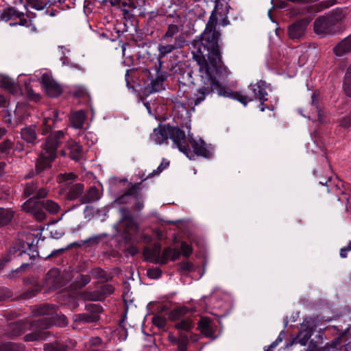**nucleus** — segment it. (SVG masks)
Returning <instances> with one entry per match:
<instances>
[{"label": "nucleus", "instance_id": "473e14b6", "mask_svg": "<svg viewBox=\"0 0 351 351\" xmlns=\"http://www.w3.org/2000/svg\"><path fill=\"white\" fill-rule=\"evenodd\" d=\"M49 333L46 331L36 332L26 335L24 339L26 341H33L37 340H45L47 339Z\"/></svg>", "mask_w": 351, "mask_h": 351}, {"label": "nucleus", "instance_id": "9b49d317", "mask_svg": "<svg viewBox=\"0 0 351 351\" xmlns=\"http://www.w3.org/2000/svg\"><path fill=\"white\" fill-rule=\"evenodd\" d=\"M38 202L39 201L30 199L23 204L22 208L24 211L33 214L36 220L42 221L45 219L46 215L41 209L42 206L38 205Z\"/></svg>", "mask_w": 351, "mask_h": 351}, {"label": "nucleus", "instance_id": "a18cd8bd", "mask_svg": "<svg viewBox=\"0 0 351 351\" xmlns=\"http://www.w3.org/2000/svg\"><path fill=\"white\" fill-rule=\"evenodd\" d=\"M188 339L186 336H182L177 342L178 351H186Z\"/></svg>", "mask_w": 351, "mask_h": 351}, {"label": "nucleus", "instance_id": "2eb2a0df", "mask_svg": "<svg viewBox=\"0 0 351 351\" xmlns=\"http://www.w3.org/2000/svg\"><path fill=\"white\" fill-rule=\"evenodd\" d=\"M189 143L193 147L194 154L197 156H200L204 158L210 157L211 152L202 138H193L191 137L189 141Z\"/></svg>", "mask_w": 351, "mask_h": 351}, {"label": "nucleus", "instance_id": "dca6fc26", "mask_svg": "<svg viewBox=\"0 0 351 351\" xmlns=\"http://www.w3.org/2000/svg\"><path fill=\"white\" fill-rule=\"evenodd\" d=\"M162 62L159 60L158 67H156V78L150 83L149 93L159 92L163 89V82L167 78V75L161 71Z\"/></svg>", "mask_w": 351, "mask_h": 351}, {"label": "nucleus", "instance_id": "c85d7f7f", "mask_svg": "<svg viewBox=\"0 0 351 351\" xmlns=\"http://www.w3.org/2000/svg\"><path fill=\"white\" fill-rule=\"evenodd\" d=\"M70 156L73 160H79L83 156L82 146L76 142H72L69 144Z\"/></svg>", "mask_w": 351, "mask_h": 351}, {"label": "nucleus", "instance_id": "49530a36", "mask_svg": "<svg viewBox=\"0 0 351 351\" xmlns=\"http://www.w3.org/2000/svg\"><path fill=\"white\" fill-rule=\"evenodd\" d=\"M180 248H181L182 254L184 256L188 257L193 252L192 247L190 245H189L188 243H186V242H182Z\"/></svg>", "mask_w": 351, "mask_h": 351}, {"label": "nucleus", "instance_id": "39448f33", "mask_svg": "<svg viewBox=\"0 0 351 351\" xmlns=\"http://www.w3.org/2000/svg\"><path fill=\"white\" fill-rule=\"evenodd\" d=\"M169 138L173 143V145L178 148V149L186 155L190 160L194 158V154L191 152L189 141L191 138L190 132H189L186 136L185 132L178 127H172L169 125Z\"/></svg>", "mask_w": 351, "mask_h": 351}, {"label": "nucleus", "instance_id": "e433bc0d", "mask_svg": "<svg viewBox=\"0 0 351 351\" xmlns=\"http://www.w3.org/2000/svg\"><path fill=\"white\" fill-rule=\"evenodd\" d=\"M135 193L136 189L135 187H132L127 193L118 197L116 199V202L118 204H127L130 202L129 199L132 196L134 195V197L136 198V195H135Z\"/></svg>", "mask_w": 351, "mask_h": 351}, {"label": "nucleus", "instance_id": "c03bdc74", "mask_svg": "<svg viewBox=\"0 0 351 351\" xmlns=\"http://www.w3.org/2000/svg\"><path fill=\"white\" fill-rule=\"evenodd\" d=\"M162 271L159 268H150L147 271V275L152 279H157L161 276Z\"/></svg>", "mask_w": 351, "mask_h": 351}, {"label": "nucleus", "instance_id": "bf43d9fd", "mask_svg": "<svg viewBox=\"0 0 351 351\" xmlns=\"http://www.w3.org/2000/svg\"><path fill=\"white\" fill-rule=\"evenodd\" d=\"M99 241V237L95 236L93 237H90L87 240L84 241V243H89V242H93L95 243H98Z\"/></svg>", "mask_w": 351, "mask_h": 351}, {"label": "nucleus", "instance_id": "a878e982", "mask_svg": "<svg viewBox=\"0 0 351 351\" xmlns=\"http://www.w3.org/2000/svg\"><path fill=\"white\" fill-rule=\"evenodd\" d=\"M86 119V113L84 110H80L71 114L70 120L73 128L81 129Z\"/></svg>", "mask_w": 351, "mask_h": 351}, {"label": "nucleus", "instance_id": "3c124183", "mask_svg": "<svg viewBox=\"0 0 351 351\" xmlns=\"http://www.w3.org/2000/svg\"><path fill=\"white\" fill-rule=\"evenodd\" d=\"M340 125L343 128H349L351 126V115L344 117L341 121Z\"/></svg>", "mask_w": 351, "mask_h": 351}, {"label": "nucleus", "instance_id": "1a4fd4ad", "mask_svg": "<svg viewBox=\"0 0 351 351\" xmlns=\"http://www.w3.org/2000/svg\"><path fill=\"white\" fill-rule=\"evenodd\" d=\"M311 19H303L291 25L288 28V34L292 40L302 39L306 33V27Z\"/></svg>", "mask_w": 351, "mask_h": 351}, {"label": "nucleus", "instance_id": "2f4dec72", "mask_svg": "<svg viewBox=\"0 0 351 351\" xmlns=\"http://www.w3.org/2000/svg\"><path fill=\"white\" fill-rule=\"evenodd\" d=\"M14 216V213L8 208H0V226L7 225L10 222Z\"/></svg>", "mask_w": 351, "mask_h": 351}, {"label": "nucleus", "instance_id": "e2e57ef3", "mask_svg": "<svg viewBox=\"0 0 351 351\" xmlns=\"http://www.w3.org/2000/svg\"><path fill=\"white\" fill-rule=\"evenodd\" d=\"M228 24H229V21H228V18H227V17L223 18V19L221 21V25L222 26H226V25H228Z\"/></svg>", "mask_w": 351, "mask_h": 351}, {"label": "nucleus", "instance_id": "338daca9", "mask_svg": "<svg viewBox=\"0 0 351 351\" xmlns=\"http://www.w3.org/2000/svg\"><path fill=\"white\" fill-rule=\"evenodd\" d=\"M169 339L171 342L177 344L178 339H177L175 337H173V335H169Z\"/></svg>", "mask_w": 351, "mask_h": 351}, {"label": "nucleus", "instance_id": "5fc2aeb1", "mask_svg": "<svg viewBox=\"0 0 351 351\" xmlns=\"http://www.w3.org/2000/svg\"><path fill=\"white\" fill-rule=\"evenodd\" d=\"M171 260H176L180 256V252L176 248H171Z\"/></svg>", "mask_w": 351, "mask_h": 351}, {"label": "nucleus", "instance_id": "0eeeda50", "mask_svg": "<svg viewBox=\"0 0 351 351\" xmlns=\"http://www.w3.org/2000/svg\"><path fill=\"white\" fill-rule=\"evenodd\" d=\"M0 19L4 21L17 20L14 23H11L10 25H19L21 26L27 27L30 21L27 19V16L19 10H17L14 7H9L0 14Z\"/></svg>", "mask_w": 351, "mask_h": 351}, {"label": "nucleus", "instance_id": "a19ab883", "mask_svg": "<svg viewBox=\"0 0 351 351\" xmlns=\"http://www.w3.org/2000/svg\"><path fill=\"white\" fill-rule=\"evenodd\" d=\"M171 248H165L162 254L160 253L159 263L165 264L169 259H171Z\"/></svg>", "mask_w": 351, "mask_h": 351}, {"label": "nucleus", "instance_id": "9d476101", "mask_svg": "<svg viewBox=\"0 0 351 351\" xmlns=\"http://www.w3.org/2000/svg\"><path fill=\"white\" fill-rule=\"evenodd\" d=\"M185 44L186 40L184 37L180 34L174 38L173 43L172 44L158 45V51L159 53V58L171 53L175 49L182 48ZM160 59H158V61Z\"/></svg>", "mask_w": 351, "mask_h": 351}, {"label": "nucleus", "instance_id": "13d9d810", "mask_svg": "<svg viewBox=\"0 0 351 351\" xmlns=\"http://www.w3.org/2000/svg\"><path fill=\"white\" fill-rule=\"evenodd\" d=\"M12 3H14L16 6H23L25 8L26 4L24 0H10Z\"/></svg>", "mask_w": 351, "mask_h": 351}, {"label": "nucleus", "instance_id": "f03ea898", "mask_svg": "<svg viewBox=\"0 0 351 351\" xmlns=\"http://www.w3.org/2000/svg\"><path fill=\"white\" fill-rule=\"evenodd\" d=\"M63 136L64 133L62 131H57L46 139L36 163L35 171L36 174L50 167L51 162L56 156V149L59 145L60 139L63 138Z\"/></svg>", "mask_w": 351, "mask_h": 351}, {"label": "nucleus", "instance_id": "c9c22d12", "mask_svg": "<svg viewBox=\"0 0 351 351\" xmlns=\"http://www.w3.org/2000/svg\"><path fill=\"white\" fill-rule=\"evenodd\" d=\"M0 84L2 88L8 89L12 93H14L16 88L14 81L8 77L3 76L1 79Z\"/></svg>", "mask_w": 351, "mask_h": 351}, {"label": "nucleus", "instance_id": "4468645a", "mask_svg": "<svg viewBox=\"0 0 351 351\" xmlns=\"http://www.w3.org/2000/svg\"><path fill=\"white\" fill-rule=\"evenodd\" d=\"M93 313H80L74 316V321L76 322L82 323H93L97 322L99 319L98 313L101 312V307L97 305H93L91 306Z\"/></svg>", "mask_w": 351, "mask_h": 351}, {"label": "nucleus", "instance_id": "20e7f679", "mask_svg": "<svg viewBox=\"0 0 351 351\" xmlns=\"http://www.w3.org/2000/svg\"><path fill=\"white\" fill-rule=\"evenodd\" d=\"M250 87L252 94L245 95L240 92H230V97L240 101L244 106H246L247 103L254 99H259L260 101L267 100V84L264 81L260 80L254 84H251Z\"/></svg>", "mask_w": 351, "mask_h": 351}, {"label": "nucleus", "instance_id": "ddd939ff", "mask_svg": "<svg viewBox=\"0 0 351 351\" xmlns=\"http://www.w3.org/2000/svg\"><path fill=\"white\" fill-rule=\"evenodd\" d=\"M169 136V125H159L153 130L150 135V139L157 145H161L164 143H167Z\"/></svg>", "mask_w": 351, "mask_h": 351}, {"label": "nucleus", "instance_id": "5701e85b", "mask_svg": "<svg viewBox=\"0 0 351 351\" xmlns=\"http://www.w3.org/2000/svg\"><path fill=\"white\" fill-rule=\"evenodd\" d=\"M198 328L206 337H213L215 332L213 323L208 317H202L198 323Z\"/></svg>", "mask_w": 351, "mask_h": 351}, {"label": "nucleus", "instance_id": "6ab92c4d", "mask_svg": "<svg viewBox=\"0 0 351 351\" xmlns=\"http://www.w3.org/2000/svg\"><path fill=\"white\" fill-rule=\"evenodd\" d=\"M75 345V341L71 339H69L65 343L56 341L51 343H45L43 349L45 351H67L69 348L74 347Z\"/></svg>", "mask_w": 351, "mask_h": 351}, {"label": "nucleus", "instance_id": "de8ad7c7", "mask_svg": "<svg viewBox=\"0 0 351 351\" xmlns=\"http://www.w3.org/2000/svg\"><path fill=\"white\" fill-rule=\"evenodd\" d=\"M12 142L10 140L6 139L0 143V151L2 153H8L12 148Z\"/></svg>", "mask_w": 351, "mask_h": 351}, {"label": "nucleus", "instance_id": "f257e3e1", "mask_svg": "<svg viewBox=\"0 0 351 351\" xmlns=\"http://www.w3.org/2000/svg\"><path fill=\"white\" fill-rule=\"evenodd\" d=\"M217 22L216 5L199 40L195 43L197 49L193 54L199 67L201 84L193 88L191 94H187L186 104L189 107L199 104L215 91L220 96L230 97V91L219 82L220 79L227 78L230 71L221 60L218 44L221 34L216 29Z\"/></svg>", "mask_w": 351, "mask_h": 351}, {"label": "nucleus", "instance_id": "37998d69", "mask_svg": "<svg viewBox=\"0 0 351 351\" xmlns=\"http://www.w3.org/2000/svg\"><path fill=\"white\" fill-rule=\"evenodd\" d=\"M37 189V185L34 182L27 183L24 189V194L26 197H29L34 194Z\"/></svg>", "mask_w": 351, "mask_h": 351}, {"label": "nucleus", "instance_id": "f8f14e48", "mask_svg": "<svg viewBox=\"0 0 351 351\" xmlns=\"http://www.w3.org/2000/svg\"><path fill=\"white\" fill-rule=\"evenodd\" d=\"M64 282L62 280L58 269H50L46 275L45 285L49 289H58L62 287Z\"/></svg>", "mask_w": 351, "mask_h": 351}, {"label": "nucleus", "instance_id": "423d86ee", "mask_svg": "<svg viewBox=\"0 0 351 351\" xmlns=\"http://www.w3.org/2000/svg\"><path fill=\"white\" fill-rule=\"evenodd\" d=\"M314 32L321 37L332 35L338 32L337 27H335L332 22L326 14L317 18L313 24Z\"/></svg>", "mask_w": 351, "mask_h": 351}, {"label": "nucleus", "instance_id": "6e6d98bb", "mask_svg": "<svg viewBox=\"0 0 351 351\" xmlns=\"http://www.w3.org/2000/svg\"><path fill=\"white\" fill-rule=\"evenodd\" d=\"M351 251V245H348L347 247L341 249L340 256L341 258L347 257V252Z\"/></svg>", "mask_w": 351, "mask_h": 351}, {"label": "nucleus", "instance_id": "7ed1b4c3", "mask_svg": "<svg viewBox=\"0 0 351 351\" xmlns=\"http://www.w3.org/2000/svg\"><path fill=\"white\" fill-rule=\"evenodd\" d=\"M35 313L38 316H41L34 322V327L38 329H46L53 324L65 326L68 324L67 318L64 315L58 316L54 305L45 304L40 306Z\"/></svg>", "mask_w": 351, "mask_h": 351}, {"label": "nucleus", "instance_id": "393cba45", "mask_svg": "<svg viewBox=\"0 0 351 351\" xmlns=\"http://www.w3.org/2000/svg\"><path fill=\"white\" fill-rule=\"evenodd\" d=\"M312 101H311V106L314 108V110L315 111V112L317 113V117H318V121L321 123H327L329 122L328 118H327V114H326V112H325L324 110H322L319 106H318V99H317V95L314 93L313 95H312Z\"/></svg>", "mask_w": 351, "mask_h": 351}, {"label": "nucleus", "instance_id": "b1692460", "mask_svg": "<svg viewBox=\"0 0 351 351\" xmlns=\"http://www.w3.org/2000/svg\"><path fill=\"white\" fill-rule=\"evenodd\" d=\"M101 196L98 189L95 186H91L80 199L81 204H88L97 201Z\"/></svg>", "mask_w": 351, "mask_h": 351}, {"label": "nucleus", "instance_id": "79ce46f5", "mask_svg": "<svg viewBox=\"0 0 351 351\" xmlns=\"http://www.w3.org/2000/svg\"><path fill=\"white\" fill-rule=\"evenodd\" d=\"M169 165V162L163 159L158 168L154 170L151 173L149 174L147 178L151 177V176H156L160 174L165 169H166Z\"/></svg>", "mask_w": 351, "mask_h": 351}, {"label": "nucleus", "instance_id": "0e129e2a", "mask_svg": "<svg viewBox=\"0 0 351 351\" xmlns=\"http://www.w3.org/2000/svg\"><path fill=\"white\" fill-rule=\"evenodd\" d=\"M6 130L3 127H0V138L6 134Z\"/></svg>", "mask_w": 351, "mask_h": 351}, {"label": "nucleus", "instance_id": "052dcab7", "mask_svg": "<svg viewBox=\"0 0 351 351\" xmlns=\"http://www.w3.org/2000/svg\"><path fill=\"white\" fill-rule=\"evenodd\" d=\"M82 285H86L90 282V277L88 276H81Z\"/></svg>", "mask_w": 351, "mask_h": 351}, {"label": "nucleus", "instance_id": "a211bd4d", "mask_svg": "<svg viewBox=\"0 0 351 351\" xmlns=\"http://www.w3.org/2000/svg\"><path fill=\"white\" fill-rule=\"evenodd\" d=\"M43 84L46 93L51 97H56L60 95L62 88L59 84H58L53 80L49 77H43Z\"/></svg>", "mask_w": 351, "mask_h": 351}, {"label": "nucleus", "instance_id": "8fccbe9b", "mask_svg": "<svg viewBox=\"0 0 351 351\" xmlns=\"http://www.w3.org/2000/svg\"><path fill=\"white\" fill-rule=\"evenodd\" d=\"M48 194V190L46 189V188H40L37 192H36V197L39 199V198H44Z\"/></svg>", "mask_w": 351, "mask_h": 351}, {"label": "nucleus", "instance_id": "6e6552de", "mask_svg": "<svg viewBox=\"0 0 351 351\" xmlns=\"http://www.w3.org/2000/svg\"><path fill=\"white\" fill-rule=\"evenodd\" d=\"M316 328L315 320L312 318L305 319L300 326L298 335V342L302 346H305L311 337Z\"/></svg>", "mask_w": 351, "mask_h": 351}, {"label": "nucleus", "instance_id": "4be33fe9", "mask_svg": "<svg viewBox=\"0 0 351 351\" xmlns=\"http://www.w3.org/2000/svg\"><path fill=\"white\" fill-rule=\"evenodd\" d=\"M333 51L337 56H342L351 51V34L338 43Z\"/></svg>", "mask_w": 351, "mask_h": 351}, {"label": "nucleus", "instance_id": "ea45409f", "mask_svg": "<svg viewBox=\"0 0 351 351\" xmlns=\"http://www.w3.org/2000/svg\"><path fill=\"white\" fill-rule=\"evenodd\" d=\"M154 324L158 328H163L166 326V318L161 315H155L152 318Z\"/></svg>", "mask_w": 351, "mask_h": 351}, {"label": "nucleus", "instance_id": "aec40b11", "mask_svg": "<svg viewBox=\"0 0 351 351\" xmlns=\"http://www.w3.org/2000/svg\"><path fill=\"white\" fill-rule=\"evenodd\" d=\"M58 118V112L56 110L48 111L47 114L45 115L42 124V133L46 134L48 133L52 126L54 125Z\"/></svg>", "mask_w": 351, "mask_h": 351}, {"label": "nucleus", "instance_id": "4d7b16f0", "mask_svg": "<svg viewBox=\"0 0 351 351\" xmlns=\"http://www.w3.org/2000/svg\"><path fill=\"white\" fill-rule=\"evenodd\" d=\"M335 3V0H328L326 1H323L321 3L322 9L328 8L332 5H333Z\"/></svg>", "mask_w": 351, "mask_h": 351}, {"label": "nucleus", "instance_id": "4c0bfd02", "mask_svg": "<svg viewBox=\"0 0 351 351\" xmlns=\"http://www.w3.org/2000/svg\"><path fill=\"white\" fill-rule=\"evenodd\" d=\"M77 178V176L73 173H60L58 176V182L60 184H63L64 182H67L68 185H71L70 184L75 181Z\"/></svg>", "mask_w": 351, "mask_h": 351}, {"label": "nucleus", "instance_id": "f704fd0d", "mask_svg": "<svg viewBox=\"0 0 351 351\" xmlns=\"http://www.w3.org/2000/svg\"><path fill=\"white\" fill-rule=\"evenodd\" d=\"M25 1L28 6L37 10H43L50 2L47 0H25Z\"/></svg>", "mask_w": 351, "mask_h": 351}, {"label": "nucleus", "instance_id": "f3484780", "mask_svg": "<svg viewBox=\"0 0 351 351\" xmlns=\"http://www.w3.org/2000/svg\"><path fill=\"white\" fill-rule=\"evenodd\" d=\"M84 186L82 183H76L68 185L65 189V197L68 200L72 201L77 199L82 196Z\"/></svg>", "mask_w": 351, "mask_h": 351}, {"label": "nucleus", "instance_id": "603ef678", "mask_svg": "<svg viewBox=\"0 0 351 351\" xmlns=\"http://www.w3.org/2000/svg\"><path fill=\"white\" fill-rule=\"evenodd\" d=\"M114 289L111 285H104L101 287V291L104 294H110L113 293Z\"/></svg>", "mask_w": 351, "mask_h": 351}, {"label": "nucleus", "instance_id": "58836bf2", "mask_svg": "<svg viewBox=\"0 0 351 351\" xmlns=\"http://www.w3.org/2000/svg\"><path fill=\"white\" fill-rule=\"evenodd\" d=\"M193 326V322L190 319H182L175 325V328L178 330L189 331Z\"/></svg>", "mask_w": 351, "mask_h": 351}, {"label": "nucleus", "instance_id": "72a5a7b5", "mask_svg": "<svg viewBox=\"0 0 351 351\" xmlns=\"http://www.w3.org/2000/svg\"><path fill=\"white\" fill-rule=\"evenodd\" d=\"M326 15L328 16L331 22H332L335 27H337V24L341 21L345 16L342 10L339 9L330 12Z\"/></svg>", "mask_w": 351, "mask_h": 351}, {"label": "nucleus", "instance_id": "864d4df0", "mask_svg": "<svg viewBox=\"0 0 351 351\" xmlns=\"http://www.w3.org/2000/svg\"><path fill=\"white\" fill-rule=\"evenodd\" d=\"M15 349L13 348L12 344L8 343H2L0 344V351H14Z\"/></svg>", "mask_w": 351, "mask_h": 351}, {"label": "nucleus", "instance_id": "09e8293b", "mask_svg": "<svg viewBox=\"0 0 351 351\" xmlns=\"http://www.w3.org/2000/svg\"><path fill=\"white\" fill-rule=\"evenodd\" d=\"M180 269L183 271L189 272L193 269V265L191 263L187 261L180 264Z\"/></svg>", "mask_w": 351, "mask_h": 351}, {"label": "nucleus", "instance_id": "412c9836", "mask_svg": "<svg viewBox=\"0 0 351 351\" xmlns=\"http://www.w3.org/2000/svg\"><path fill=\"white\" fill-rule=\"evenodd\" d=\"M160 250V245L155 244L152 249L148 247L145 248L143 250V256L147 261L159 263Z\"/></svg>", "mask_w": 351, "mask_h": 351}, {"label": "nucleus", "instance_id": "bb28decb", "mask_svg": "<svg viewBox=\"0 0 351 351\" xmlns=\"http://www.w3.org/2000/svg\"><path fill=\"white\" fill-rule=\"evenodd\" d=\"M21 137L29 143H34L36 139V127L34 125L25 128L21 130Z\"/></svg>", "mask_w": 351, "mask_h": 351}, {"label": "nucleus", "instance_id": "69168bd1", "mask_svg": "<svg viewBox=\"0 0 351 351\" xmlns=\"http://www.w3.org/2000/svg\"><path fill=\"white\" fill-rule=\"evenodd\" d=\"M143 208V202H138L136 206H135V208L136 210H141L142 208Z\"/></svg>", "mask_w": 351, "mask_h": 351}, {"label": "nucleus", "instance_id": "774afa93", "mask_svg": "<svg viewBox=\"0 0 351 351\" xmlns=\"http://www.w3.org/2000/svg\"><path fill=\"white\" fill-rule=\"evenodd\" d=\"M101 339H100V338H99V337H96V338H95V339H93V343H93V344H99V343H101Z\"/></svg>", "mask_w": 351, "mask_h": 351}, {"label": "nucleus", "instance_id": "680f3d73", "mask_svg": "<svg viewBox=\"0 0 351 351\" xmlns=\"http://www.w3.org/2000/svg\"><path fill=\"white\" fill-rule=\"evenodd\" d=\"M131 71L130 70H127L126 71V73H125V81H126V84H127V86L128 87H129V85H130V73Z\"/></svg>", "mask_w": 351, "mask_h": 351}, {"label": "nucleus", "instance_id": "7c9ffc66", "mask_svg": "<svg viewBox=\"0 0 351 351\" xmlns=\"http://www.w3.org/2000/svg\"><path fill=\"white\" fill-rule=\"evenodd\" d=\"M189 313V308L186 306H180L171 311L169 313V319L171 321H177Z\"/></svg>", "mask_w": 351, "mask_h": 351}, {"label": "nucleus", "instance_id": "c756f323", "mask_svg": "<svg viewBox=\"0 0 351 351\" xmlns=\"http://www.w3.org/2000/svg\"><path fill=\"white\" fill-rule=\"evenodd\" d=\"M38 205L42 206V208H45L51 214H56L60 210V206L58 204L51 199L39 201Z\"/></svg>", "mask_w": 351, "mask_h": 351}, {"label": "nucleus", "instance_id": "cd10ccee", "mask_svg": "<svg viewBox=\"0 0 351 351\" xmlns=\"http://www.w3.org/2000/svg\"><path fill=\"white\" fill-rule=\"evenodd\" d=\"M180 30H181V25L177 24L169 25L165 34L161 38V41L166 43L171 42L173 37L177 35Z\"/></svg>", "mask_w": 351, "mask_h": 351}]
</instances>
